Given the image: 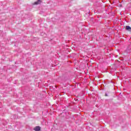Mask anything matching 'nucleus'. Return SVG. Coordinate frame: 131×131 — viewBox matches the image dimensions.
<instances>
[{"label":"nucleus","instance_id":"f257e3e1","mask_svg":"<svg viewBox=\"0 0 131 131\" xmlns=\"http://www.w3.org/2000/svg\"><path fill=\"white\" fill-rule=\"evenodd\" d=\"M34 130H35V131L40 130V126H36L35 128H34Z\"/></svg>","mask_w":131,"mask_h":131},{"label":"nucleus","instance_id":"f03ea898","mask_svg":"<svg viewBox=\"0 0 131 131\" xmlns=\"http://www.w3.org/2000/svg\"><path fill=\"white\" fill-rule=\"evenodd\" d=\"M125 29L126 30H128V31H130L131 32V28L129 26H126Z\"/></svg>","mask_w":131,"mask_h":131},{"label":"nucleus","instance_id":"7ed1b4c3","mask_svg":"<svg viewBox=\"0 0 131 131\" xmlns=\"http://www.w3.org/2000/svg\"><path fill=\"white\" fill-rule=\"evenodd\" d=\"M41 3V1L40 0H38L37 2L34 3L35 5H39V4H40Z\"/></svg>","mask_w":131,"mask_h":131},{"label":"nucleus","instance_id":"20e7f679","mask_svg":"<svg viewBox=\"0 0 131 131\" xmlns=\"http://www.w3.org/2000/svg\"><path fill=\"white\" fill-rule=\"evenodd\" d=\"M105 96L106 97H108V95H107V93H105Z\"/></svg>","mask_w":131,"mask_h":131}]
</instances>
